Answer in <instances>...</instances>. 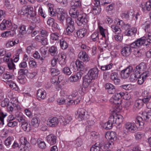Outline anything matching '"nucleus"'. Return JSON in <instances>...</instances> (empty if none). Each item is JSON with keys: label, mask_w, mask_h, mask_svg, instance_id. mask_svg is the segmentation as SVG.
<instances>
[{"label": "nucleus", "mask_w": 151, "mask_h": 151, "mask_svg": "<svg viewBox=\"0 0 151 151\" xmlns=\"http://www.w3.org/2000/svg\"><path fill=\"white\" fill-rule=\"evenodd\" d=\"M35 39L36 41L40 42L43 45H46L48 43L47 37H44L40 35L36 36Z\"/></svg>", "instance_id": "21"}, {"label": "nucleus", "mask_w": 151, "mask_h": 151, "mask_svg": "<svg viewBox=\"0 0 151 151\" xmlns=\"http://www.w3.org/2000/svg\"><path fill=\"white\" fill-rule=\"evenodd\" d=\"M142 96L145 98L146 97H151L150 93V88H146L141 94Z\"/></svg>", "instance_id": "50"}, {"label": "nucleus", "mask_w": 151, "mask_h": 151, "mask_svg": "<svg viewBox=\"0 0 151 151\" xmlns=\"http://www.w3.org/2000/svg\"><path fill=\"white\" fill-rule=\"evenodd\" d=\"M14 36L13 33L11 32L10 31H5L1 34V36L3 37H12Z\"/></svg>", "instance_id": "52"}, {"label": "nucleus", "mask_w": 151, "mask_h": 151, "mask_svg": "<svg viewBox=\"0 0 151 151\" xmlns=\"http://www.w3.org/2000/svg\"><path fill=\"white\" fill-rule=\"evenodd\" d=\"M59 36V35L58 33H51L50 35V42L52 44H53L55 43V42H57Z\"/></svg>", "instance_id": "33"}, {"label": "nucleus", "mask_w": 151, "mask_h": 151, "mask_svg": "<svg viewBox=\"0 0 151 151\" xmlns=\"http://www.w3.org/2000/svg\"><path fill=\"white\" fill-rule=\"evenodd\" d=\"M113 64L112 63L106 65L101 66L100 69L103 70H108L112 68Z\"/></svg>", "instance_id": "59"}, {"label": "nucleus", "mask_w": 151, "mask_h": 151, "mask_svg": "<svg viewBox=\"0 0 151 151\" xmlns=\"http://www.w3.org/2000/svg\"><path fill=\"white\" fill-rule=\"evenodd\" d=\"M110 117H113V122L114 124H116L119 125L123 122V117L120 114H116L110 116Z\"/></svg>", "instance_id": "14"}, {"label": "nucleus", "mask_w": 151, "mask_h": 151, "mask_svg": "<svg viewBox=\"0 0 151 151\" xmlns=\"http://www.w3.org/2000/svg\"><path fill=\"white\" fill-rule=\"evenodd\" d=\"M66 31L65 33L69 35L72 33L75 30L74 22L70 17H68L66 19Z\"/></svg>", "instance_id": "5"}, {"label": "nucleus", "mask_w": 151, "mask_h": 151, "mask_svg": "<svg viewBox=\"0 0 151 151\" xmlns=\"http://www.w3.org/2000/svg\"><path fill=\"white\" fill-rule=\"evenodd\" d=\"M89 20L88 16L85 13H81L76 21L77 24L79 26H81L88 22Z\"/></svg>", "instance_id": "9"}, {"label": "nucleus", "mask_w": 151, "mask_h": 151, "mask_svg": "<svg viewBox=\"0 0 151 151\" xmlns=\"http://www.w3.org/2000/svg\"><path fill=\"white\" fill-rule=\"evenodd\" d=\"M60 48L63 49H66L68 47V45L66 41L64 39H62L60 40Z\"/></svg>", "instance_id": "42"}, {"label": "nucleus", "mask_w": 151, "mask_h": 151, "mask_svg": "<svg viewBox=\"0 0 151 151\" xmlns=\"http://www.w3.org/2000/svg\"><path fill=\"white\" fill-rule=\"evenodd\" d=\"M105 136L106 139H109L112 141L116 140L117 138L116 134L114 132H107Z\"/></svg>", "instance_id": "19"}, {"label": "nucleus", "mask_w": 151, "mask_h": 151, "mask_svg": "<svg viewBox=\"0 0 151 151\" xmlns=\"http://www.w3.org/2000/svg\"><path fill=\"white\" fill-rule=\"evenodd\" d=\"M22 127L25 131L28 132L31 130L30 125L26 122L23 123L22 125Z\"/></svg>", "instance_id": "54"}, {"label": "nucleus", "mask_w": 151, "mask_h": 151, "mask_svg": "<svg viewBox=\"0 0 151 151\" xmlns=\"http://www.w3.org/2000/svg\"><path fill=\"white\" fill-rule=\"evenodd\" d=\"M110 74L111 79L113 81L114 84H119L120 82V78L118 75V73L115 71H111Z\"/></svg>", "instance_id": "12"}, {"label": "nucleus", "mask_w": 151, "mask_h": 151, "mask_svg": "<svg viewBox=\"0 0 151 151\" xmlns=\"http://www.w3.org/2000/svg\"><path fill=\"white\" fill-rule=\"evenodd\" d=\"M19 31L20 34L21 35H24L26 33V27L24 25H22L18 29Z\"/></svg>", "instance_id": "61"}, {"label": "nucleus", "mask_w": 151, "mask_h": 151, "mask_svg": "<svg viewBox=\"0 0 151 151\" xmlns=\"http://www.w3.org/2000/svg\"><path fill=\"white\" fill-rule=\"evenodd\" d=\"M71 7L76 8L80 7L81 5L80 0H72L71 2Z\"/></svg>", "instance_id": "43"}, {"label": "nucleus", "mask_w": 151, "mask_h": 151, "mask_svg": "<svg viewBox=\"0 0 151 151\" xmlns=\"http://www.w3.org/2000/svg\"><path fill=\"white\" fill-rule=\"evenodd\" d=\"M14 140L13 137L9 136L4 140V144L6 147L9 148Z\"/></svg>", "instance_id": "38"}, {"label": "nucleus", "mask_w": 151, "mask_h": 151, "mask_svg": "<svg viewBox=\"0 0 151 151\" xmlns=\"http://www.w3.org/2000/svg\"><path fill=\"white\" fill-rule=\"evenodd\" d=\"M134 73H137V74H142L144 73H148V75L151 73V65H150L149 68L147 69V66L146 64L142 63L137 66L133 70Z\"/></svg>", "instance_id": "4"}, {"label": "nucleus", "mask_w": 151, "mask_h": 151, "mask_svg": "<svg viewBox=\"0 0 151 151\" xmlns=\"http://www.w3.org/2000/svg\"><path fill=\"white\" fill-rule=\"evenodd\" d=\"M59 64L62 66L65 65L66 63V54L64 52H62L59 56L57 59Z\"/></svg>", "instance_id": "16"}, {"label": "nucleus", "mask_w": 151, "mask_h": 151, "mask_svg": "<svg viewBox=\"0 0 151 151\" xmlns=\"http://www.w3.org/2000/svg\"><path fill=\"white\" fill-rule=\"evenodd\" d=\"M132 71V68L130 67L127 68L122 70L121 72L122 77L124 79L128 78Z\"/></svg>", "instance_id": "23"}, {"label": "nucleus", "mask_w": 151, "mask_h": 151, "mask_svg": "<svg viewBox=\"0 0 151 151\" xmlns=\"http://www.w3.org/2000/svg\"><path fill=\"white\" fill-rule=\"evenodd\" d=\"M59 120L56 117L49 118L47 121V124L50 127H54L56 126L59 123Z\"/></svg>", "instance_id": "15"}, {"label": "nucleus", "mask_w": 151, "mask_h": 151, "mask_svg": "<svg viewBox=\"0 0 151 151\" xmlns=\"http://www.w3.org/2000/svg\"><path fill=\"white\" fill-rule=\"evenodd\" d=\"M78 58L84 62H88L90 60V58L85 51H81L78 55Z\"/></svg>", "instance_id": "17"}, {"label": "nucleus", "mask_w": 151, "mask_h": 151, "mask_svg": "<svg viewBox=\"0 0 151 151\" xmlns=\"http://www.w3.org/2000/svg\"><path fill=\"white\" fill-rule=\"evenodd\" d=\"M17 28V26L15 24H12V25L10 26L9 29L11 30V32L13 33V35H14L16 34V31Z\"/></svg>", "instance_id": "62"}, {"label": "nucleus", "mask_w": 151, "mask_h": 151, "mask_svg": "<svg viewBox=\"0 0 151 151\" xmlns=\"http://www.w3.org/2000/svg\"><path fill=\"white\" fill-rule=\"evenodd\" d=\"M137 29L134 27L128 29L125 31V34L128 36L134 35L137 32Z\"/></svg>", "instance_id": "35"}, {"label": "nucleus", "mask_w": 151, "mask_h": 151, "mask_svg": "<svg viewBox=\"0 0 151 151\" xmlns=\"http://www.w3.org/2000/svg\"><path fill=\"white\" fill-rule=\"evenodd\" d=\"M69 13L72 17L74 18H78L81 13L78 11L76 8L71 7Z\"/></svg>", "instance_id": "18"}, {"label": "nucleus", "mask_w": 151, "mask_h": 151, "mask_svg": "<svg viewBox=\"0 0 151 151\" xmlns=\"http://www.w3.org/2000/svg\"><path fill=\"white\" fill-rule=\"evenodd\" d=\"M105 88L109 94H113L116 92L115 86L110 83H107L105 85Z\"/></svg>", "instance_id": "20"}, {"label": "nucleus", "mask_w": 151, "mask_h": 151, "mask_svg": "<svg viewBox=\"0 0 151 151\" xmlns=\"http://www.w3.org/2000/svg\"><path fill=\"white\" fill-rule=\"evenodd\" d=\"M18 81L22 84H24L27 82V79L24 76H19L18 77Z\"/></svg>", "instance_id": "56"}, {"label": "nucleus", "mask_w": 151, "mask_h": 151, "mask_svg": "<svg viewBox=\"0 0 151 151\" xmlns=\"http://www.w3.org/2000/svg\"><path fill=\"white\" fill-rule=\"evenodd\" d=\"M143 117L137 116L136 119L135 123L134 122H127L124 125V128L126 131L124 137L126 135L127 133H134L137 131L138 128H141L144 124Z\"/></svg>", "instance_id": "2"}, {"label": "nucleus", "mask_w": 151, "mask_h": 151, "mask_svg": "<svg viewBox=\"0 0 151 151\" xmlns=\"http://www.w3.org/2000/svg\"><path fill=\"white\" fill-rule=\"evenodd\" d=\"M30 13V11H29L28 8L26 6L23 7L22 9L18 11V14L19 15L21 16L26 14L27 15V17H29L28 15Z\"/></svg>", "instance_id": "28"}, {"label": "nucleus", "mask_w": 151, "mask_h": 151, "mask_svg": "<svg viewBox=\"0 0 151 151\" xmlns=\"http://www.w3.org/2000/svg\"><path fill=\"white\" fill-rule=\"evenodd\" d=\"M100 146L96 144L92 146L90 149V151H100Z\"/></svg>", "instance_id": "64"}, {"label": "nucleus", "mask_w": 151, "mask_h": 151, "mask_svg": "<svg viewBox=\"0 0 151 151\" xmlns=\"http://www.w3.org/2000/svg\"><path fill=\"white\" fill-rule=\"evenodd\" d=\"M143 105V104L141 99H139L136 101L134 107H135L137 109H139L142 107Z\"/></svg>", "instance_id": "46"}, {"label": "nucleus", "mask_w": 151, "mask_h": 151, "mask_svg": "<svg viewBox=\"0 0 151 151\" xmlns=\"http://www.w3.org/2000/svg\"><path fill=\"white\" fill-rule=\"evenodd\" d=\"M12 25L10 20L4 19L0 24V29L2 30L9 29Z\"/></svg>", "instance_id": "13"}, {"label": "nucleus", "mask_w": 151, "mask_h": 151, "mask_svg": "<svg viewBox=\"0 0 151 151\" xmlns=\"http://www.w3.org/2000/svg\"><path fill=\"white\" fill-rule=\"evenodd\" d=\"M76 67L77 69L81 71L83 70L85 68L84 63L82 62L79 61H76Z\"/></svg>", "instance_id": "44"}, {"label": "nucleus", "mask_w": 151, "mask_h": 151, "mask_svg": "<svg viewBox=\"0 0 151 151\" xmlns=\"http://www.w3.org/2000/svg\"><path fill=\"white\" fill-rule=\"evenodd\" d=\"M115 40L118 42H121L123 39V35L121 33L116 34L114 36Z\"/></svg>", "instance_id": "57"}, {"label": "nucleus", "mask_w": 151, "mask_h": 151, "mask_svg": "<svg viewBox=\"0 0 151 151\" xmlns=\"http://www.w3.org/2000/svg\"><path fill=\"white\" fill-rule=\"evenodd\" d=\"M91 80L88 78L86 76L83 79V86L84 88H87V89H89L91 87L90 86V83H91Z\"/></svg>", "instance_id": "24"}, {"label": "nucleus", "mask_w": 151, "mask_h": 151, "mask_svg": "<svg viewBox=\"0 0 151 151\" xmlns=\"http://www.w3.org/2000/svg\"><path fill=\"white\" fill-rule=\"evenodd\" d=\"M98 28L99 31L100 33L102 36V37L100 38L101 40H105L106 39V36L108 35V31L107 29H104L102 27L99 25V26Z\"/></svg>", "instance_id": "32"}, {"label": "nucleus", "mask_w": 151, "mask_h": 151, "mask_svg": "<svg viewBox=\"0 0 151 151\" xmlns=\"http://www.w3.org/2000/svg\"><path fill=\"white\" fill-rule=\"evenodd\" d=\"M101 11V9L100 6H94L92 9V12L94 14H99Z\"/></svg>", "instance_id": "55"}, {"label": "nucleus", "mask_w": 151, "mask_h": 151, "mask_svg": "<svg viewBox=\"0 0 151 151\" xmlns=\"http://www.w3.org/2000/svg\"><path fill=\"white\" fill-rule=\"evenodd\" d=\"M99 70L96 68L90 69L88 71L87 76L91 80L96 79L98 76Z\"/></svg>", "instance_id": "10"}, {"label": "nucleus", "mask_w": 151, "mask_h": 151, "mask_svg": "<svg viewBox=\"0 0 151 151\" xmlns=\"http://www.w3.org/2000/svg\"><path fill=\"white\" fill-rule=\"evenodd\" d=\"M47 142L50 145H53L56 142V137L52 134L49 135L47 137Z\"/></svg>", "instance_id": "30"}, {"label": "nucleus", "mask_w": 151, "mask_h": 151, "mask_svg": "<svg viewBox=\"0 0 151 151\" xmlns=\"http://www.w3.org/2000/svg\"><path fill=\"white\" fill-rule=\"evenodd\" d=\"M87 29L85 28H82L79 29L76 32L78 36L80 38L83 37L87 33Z\"/></svg>", "instance_id": "40"}, {"label": "nucleus", "mask_w": 151, "mask_h": 151, "mask_svg": "<svg viewBox=\"0 0 151 151\" xmlns=\"http://www.w3.org/2000/svg\"><path fill=\"white\" fill-rule=\"evenodd\" d=\"M86 112V110L83 108H80L78 110L76 113V115L79 121H81L87 119Z\"/></svg>", "instance_id": "7"}, {"label": "nucleus", "mask_w": 151, "mask_h": 151, "mask_svg": "<svg viewBox=\"0 0 151 151\" xmlns=\"http://www.w3.org/2000/svg\"><path fill=\"white\" fill-rule=\"evenodd\" d=\"M48 51L51 55L54 56L57 53L58 49L56 46H52L49 48Z\"/></svg>", "instance_id": "47"}, {"label": "nucleus", "mask_w": 151, "mask_h": 151, "mask_svg": "<svg viewBox=\"0 0 151 151\" xmlns=\"http://www.w3.org/2000/svg\"><path fill=\"white\" fill-rule=\"evenodd\" d=\"M58 19L61 21H63L68 16L66 11L62 8H58L56 10Z\"/></svg>", "instance_id": "8"}, {"label": "nucleus", "mask_w": 151, "mask_h": 151, "mask_svg": "<svg viewBox=\"0 0 151 151\" xmlns=\"http://www.w3.org/2000/svg\"><path fill=\"white\" fill-rule=\"evenodd\" d=\"M150 25L151 23L149 21H146L145 22H144L142 24V28L144 29L146 32H147V33H146L143 37L146 36L149 33L151 32L150 31Z\"/></svg>", "instance_id": "22"}, {"label": "nucleus", "mask_w": 151, "mask_h": 151, "mask_svg": "<svg viewBox=\"0 0 151 151\" xmlns=\"http://www.w3.org/2000/svg\"><path fill=\"white\" fill-rule=\"evenodd\" d=\"M72 101L68 100L67 97L65 98L63 97L58 98L57 100V102L58 104L59 105H65L66 106H70L69 102L72 103Z\"/></svg>", "instance_id": "11"}, {"label": "nucleus", "mask_w": 151, "mask_h": 151, "mask_svg": "<svg viewBox=\"0 0 151 151\" xmlns=\"http://www.w3.org/2000/svg\"><path fill=\"white\" fill-rule=\"evenodd\" d=\"M6 83L13 90L17 91L19 90V87L16 84L12 81H7L6 82Z\"/></svg>", "instance_id": "36"}, {"label": "nucleus", "mask_w": 151, "mask_h": 151, "mask_svg": "<svg viewBox=\"0 0 151 151\" xmlns=\"http://www.w3.org/2000/svg\"><path fill=\"white\" fill-rule=\"evenodd\" d=\"M91 37L93 41H96L99 40V32H96L93 33L91 35Z\"/></svg>", "instance_id": "49"}, {"label": "nucleus", "mask_w": 151, "mask_h": 151, "mask_svg": "<svg viewBox=\"0 0 151 151\" xmlns=\"http://www.w3.org/2000/svg\"><path fill=\"white\" fill-rule=\"evenodd\" d=\"M45 4L48 8L49 14L50 16L53 17L56 15L57 13L53 11L54 5L53 4L48 2H46Z\"/></svg>", "instance_id": "26"}, {"label": "nucleus", "mask_w": 151, "mask_h": 151, "mask_svg": "<svg viewBox=\"0 0 151 151\" xmlns=\"http://www.w3.org/2000/svg\"><path fill=\"white\" fill-rule=\"evenodd\" d=\"M46 92L43 89H39L37 92V97L39 100L44 99L46 97Z\"/></svg>", "instance_id": "25"}, {"label": "nucleus", "mask_w": 151, "mask_h": 151, "mask_svg": "<svg viewBox=\"0 0 151 151\" xmlns=\"http://www.w3.org/2000/svg\"><path fill=\"white\" fill-rule=\"evenodd\" d=\"M151 0H148V1L143 2L142 4V7L144 9L149 11L151 8Z\"/></svg>", "instance_id": "41"}, {"label": "nucleus", "mask_w": 151, "mask_h": 151, "mask_svg": "<svg viewBox=\"0 0 151 151\" xmlns=\"http://www.w3.org/2000/svg\"><path fill=\"white\" fill-rule=\"evenodd\" d=\"M151 43V32L144 37H142L130 44V46L124 47L121 51V54L124 56L129 55L131 52V48H135L142 45L147 46Z\"/></svg>", "instance_id": "1"}, {"label": "nucleus", "mask_w": 151, "mask_h": 151, "mask_svg": "<svg viewBox=\"0 0 151 151\" xmlns=\"http://www.w3.org/2000/svg\"><path fill=\"white\" fill-rule=\"evenodd\" d=\"M114 111L116 112H120L122 109V106L120 105V104H114Z\"/></svg>", "instance_id": "63"}, {"label": "nucleus", "mask_w": 151, "mask_h": 151, "mask_svg": "<svg viewBox=\"0 0 151 151\" xmlns=\"http://www.w3.org/2000/svg\"><path fill=\"white\" fill-rule=\"evenodd\" d=\"M10 101L9 102L8 99H5L1 102V106L4 107L7 106V109L10 113L21 110V108L19 104L17 99L16 98H11Z\"/></svg>", "instance_id": "3"}, {"label": "nucleus", "mask_w": 151, "mask_h": 151, "mask_svg": "<svg viewBox=\"0 0 151 151\" xmlns=\"http://www.w3.org/2000/svg\"><path fill=\"white\" fill-rule=\"evenodd\" d=\"M140 76V74H137L136 73L132 74L130 77V80L132 82H135L137 80L138 77Z\"/></svg>", "instance_id": "53"}, {"label": "nucleus", "mask_w": 151, "mask_h": 151, "mask_svg": "<svg viewBox=\"0 0 151 151\" xmlns=\"http://www.w3.org/2000/svg\"><path fill=\"white\" fill-rule=\"evenodd\" d=\"M124 95V93L123 92L116 93L111 98L110 101L114 104H121V99Z\"/></svg>", "instance_id": "6"}, {"label": "nucleus", "mask_w": 151, "mask_h": 151, "mask_svg": "<svg viewBox=\"0 0 151 151\" xmlns=\"http://www.w3.org/2000/svg\"><path fill=\"white\" fill-rule=\"evenodd\" d=\"M19 42L18 39H9L6 43L5 45L7 48H10L17 44Z\"/></svg>", "instance_id": "31"}, {"label": "nucleus", "mask_w": 151, "mask_h": 151, "mask_svg": "<svg viewBox=\"0 0 151 151\" xmlns=\"http://www.w3.org/2000/svg\"><path fill=\"white\" fill-rule=\"evenodd\" d=\"M72 119V117L71 116L69 115L67 116H66L65 118L62 120L63 124L64 125H66L69 124L71 123Z\"/></svg>", "instance_id": "48"}, {"label": "nucleus", "mask_w": 151, "mask_h": 151, "mask_svg": "<svg viewBox=\"0 0 151 151\" xmlns=\"http://www.w3.org/2000/svg\"><path fill=\"white\" fill-rule=\"evenodd\" d=\"M62 71L64 74L67 75H70L72 73L70 68L68 67H65L63 68Z\"/></svg>", "instance_id": "60"}, {"label": "nucleus", "mask_w": 151, "mask_h": 151, "mask_svg": "<svg viewBox=\"0 0 151 151\" xmlns=\"http://www.w3.org/2000/svg\"><path fill=\"white\" fill-rule=\"evenodd\" d=\"M81 77V73H78L76 74L71 76L68 78V81L71 82H75L77 81L80 79Z\"/></svg>", "instance_id": "27"}, {"label": "nucleus", "mask_w": 151, "mask_h": 151, "mask_svg": "<svg viewBox=\"0 0 151 151\" xmlns=\"http://www.w3.org/2000/svg\"><path fill=\"white\" fill-rule=\"evenodd\" d=\"M14 74L15 73L14 72L10 73L7 72L4 74L3 76V78L7 81L10 79H14Z\"/></svg>", "instance_id": "34"}, {"label": "nucleus", "mask_w": 151, "mask_h": 151, "mask_svg": "<svg viewBox=\"0 0 151 151\" xmlns=\"http://www.w3.org/2000/svg\"><path fill=\"white\" fill-rule=\"evenodd\" d=\"M35 46L33 45V44L27 47L26 49V52L28 54H30L35 50Z\"/></svg>", "instance_id": "58"}, {"label": "nucleus", "mask_w": 151, "mask_h": 151, "mask_svg": "<svg viewBox=\"0 0 151 151\" xmlns=\"http://www.w3.org/2000/svg\"><path fill=\"white\" fill-rule=\"evenodd\" d=\"M142 117L145 120H147L149 119L151 120V110L143 111L142 113Z\"/></svg>", "instance_id": "39"}, {"label": "nucleus", "mask_w": 151, "mask_h": 151, "mask_svg": "<svg viewBox=\"0 0 151 151\" xmlns=\"http://www.w3.org/2000/svg\"><path fill=\"white\" fill-rule=\"evenodd\" d=\"M113 119L112 117H110L108 121L103 124L102 126L104 128L108 130L112 128V125L113 123Z\"/></svg>", "instance_id": "29"}, {"label": "nucleus", "mask_w": 151, "mask_h": 151, "mask_svg": "<svg viewBox=\"0 0 151 151\" xmlns=\"http://www.w3.org/2000/svg\"><path fill=\"white\" fill-rule=\"evenodd\" d=\"M149 75L148 73H144L142 74V76H141V74H140V76L138 77L137 79L138 83L139 85L142 84L145 80L146 78Z\"/></svg>", "instance_id": "37"}, {"label": "nucleus", "mask_w": 151, "mask_h": 151, "mask_svg": "<svg viewBox=\"0 0 151 151\" xmlns=\"http://www.w3.org/2000/svg\"><path fill=\"white\" fill-rule=\"evenodd\" d=\"M111 28L113 32L116 34L121 33L120 27L115 25H113L111 26Z\"/></svg>", "instance_id": "51"}, {"label": "nucleus", "mask_w": 151, "mask_h": 151, "mask_svg": "<svg viewBox=\"0 0 151 151\" xmlns=\"http://www.w3.org/2000/svg\"><path fill=\"white\" fill-rule=\"evenodd\" d=\"M40 122V119L39 118L34 117L32 120L31 124L35 127H37L39 126Z\"/></svg>", "instance_id": "45"}]
</instances>
